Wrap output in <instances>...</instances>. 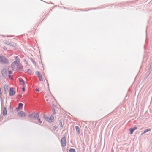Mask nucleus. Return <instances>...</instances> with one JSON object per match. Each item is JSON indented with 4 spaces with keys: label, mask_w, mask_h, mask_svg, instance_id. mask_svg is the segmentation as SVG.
<instances>
[{
    "label": "nucleus",
    "mask_w": 152,
    "mask_h": 152,
    "mask_svg": "<svg viewBox=\"0 0 152 152\" xmlns=\"http://www.w3.org/2000/svg\"><path fill=\"white\" fill-rule=\"evenodd\" d=\"M8 88L9 86L5 84L4 85V88L5 92H7L8 91Z\"/></svg>",
    "instance_id": "1a4fd4ad"
},
{
    "label": "nucleus",
    "mask_w": 152,
    "mask_h": 152,
    "mask_svg": "<svg viewBox=\"0 0 152 152\" xmlns=\"http://www.w3.org/2000/svg\"><path fill=\"white\" fill-rule=\"evenodd\" d=\"M12 72L11 71H9V73L11 74H12Z\"/></svg>",
    "instance_id": "5701e85b"
},
{
    "label": "nucleus",
    "mask_w": 152,
    "mask_h": 152,
    "mask_svg": "<svg viewBox=\"0 0 152 152\" xmlns=\"http://www.w3.org/2000/svg\"><path fill=\"white\" fill-rule=\"evenodd\" d=\"M75 129L76 130L78 134H79L80 132V129L79 127L77 126H75Z\"/></svg>",
    "instance_id": "9d476101"
},
{
    "label": "nucleus",
    "mask_w": 152,
    "mask_h": 152,
    "mask_svg": "<svg viewBox=\"0 0 152 152\" xmlns=\"http://www.w3.org/2000/svg\"><path fill=\"white\" fill-rule=\"evenodd\" d=\"M145 133H144V132H143V133H142V134H141V135H142L143 134Z\"/></svg>",
    "instance_id": "bb28decb"
},
{
    "label": "nucleus",
    "mask_w": 152,
    "mask_h": 152,
    "mask_svg": "<svg viewBox=\"0 0 152 152\" xmlns=\"http://www.w3.org/2000/svg\"><path fill=\"white\" fill-rule=\"evenodd\" d=\"M11 66L12 69H14L15 68H21L22 67L19 61H15L12 64Z\"/></svg>",
    "instance_id": "f03ea898"
},
{
    "label": "nucleus",
    "mask_w": 152,
    "mask_h": 152,
    "mask_svg": "<svg viewBox=\"0 0 152 152\" xmlns=\"http://www.w3.org/2000/svg\"><path fill=\"white\" fill-rule=\"evenodd\" d=\"M36 75L38 76V78L40 81H43V79L42 77V75L40 73L38 72L37 71L36 72Z\"/></svg>",
    "instance_id": "39448f33"
},
{
    "label": "nucleus",
    "mask_w": 152,
    "mask_h": 152,
    "mask_svg": "<svg viewBox=\"0 0 152 152\" xmlns=\"http://www.w3.org/2000/svg\"><path fill=\"white\" fill-rule=\"evenodd\" d=\"M44 118L46 121L50 122V119L49 118H48L47 116H45V115H44Z\"/></svg>",
    "instance_id": "9b49d317"
},
{
    "label": "nucleus",
    "mask_w": 152,
    "mask_h": 152,
    "mask_svg": "<svg viewBox=\"0 0 152 152\" xmlns=\"http://www.w3.org/2000/svg\"><path fill=\"white\" fill-rule=\"evenodd\" d=\"M151 130V129L150 128L147 129L145 130H144V133H146V132H148V131H150Z\"/></svg>",
    "instance_id": "a211bd4d"
},
{
    "label": "nucleus",
    "mask_w": 152,
    "mask_h": 152,
    "mask_svg": "<svg viewBox=\"0 0 152 152\" xmlns=\"http://www.w3.org/2000/svg\"><path fill=\"white\" fill-rule=\"evenodd\" d=\"M36 117H37V119L40 123H41L42 121H41L39 117V115L38 114H37L36 115Z\"/></svg>",
    "instance_id": "ddd939ff"
},
{
    "label": "nucleus",
    "mask_w": 152,
    "mask_h": 152,
    "mask_svg": "<svg viewBox=\"0 0 152 152\" xmlns=\"http://www.w3.org/2000/svg\"><path fill=\"white\" fill-rule=\"evenodd\" d=\"M45 75V74H44V75H42L43 77L44 76V75Z\"/></svg>",
    "instance_id": "c85d7f7f"
},
{
    "label": "nucleus",
    "mask_w": 152,
    "mask_h": 152,
    "mask_svg": "<svg viewBox=\"0 0 152 152\" xmlns=\"http://www.w3.org/2000/svg\"><path fill=\"white\" fill-rule=\"evenodd\" d=\"M7 110L5 107H4L3 110V114L4 115H5L7 114Z\"/></svg>",
    "instance_id": "f8f14e48"
},
{
    "label": "nucleus",
    "mask_w": 152,
    "mask_h": 152,
    "mask_svg": "<svg viewBox=\"0 0 152 152\" xmlns=\"http://www.w3.org/2000/svg\"><path fill=\"white\" fill-rule=\"evenodd\" d=\"M132 129H133V130L134 131L137 129V127H133V128H132Z\"/></svg>",
    "instance_id": "412c9836"
},
{
    "label": "nucleus",
    "mask_w": 152,
    "mask_h": 152,
    "mask_svg": "<svg viewBox=\"0 0 152 152\" xmlns=\"http://www.w3.org/2000/svg\"><path fill=\"white\" fill-rule=\"evenodd\" d=\"M0 61L2 63H5L8 62L7 59L4 57H0Z\"/></svg>",
    "instance_id": "20e7f679"
},
{
    "label": "nucleus",
    "mask_w": 152,
    "mask_h": 152,
    "mask_svg": "<svg viewBox=\"0 0 152 152\" xmlns=\"http://www.w3.org/2000/svg\"><path fill=\"white\" fill-rule=\"evenodd\" d=\"M23 105V104L21 103H20L18 105V107L17 108L18 109H20L21 107H22Z\"/></svg>",
    "instance_id": "4468645a"
},
{
    "label": "nucleus",
    "mask_w": 152,
    "mask_h": 152,
    "mask_svg": "<svg viewBox=\"0 0 152 152\" xmlns=\"http://www.w3.org/2000/svg\"><path fill=\"white\" fill-rule=\"evenodd\" d=\"M8 76H9V78L10 77H11V76H10V75H8Z\"/></svg>",
    "instance_id": "cd10ccee"
},
{
    "label": "nucleus",
    "mask_w": 152,
    "mask_h": 152,
    "mask_svg": "<svg viewBox=\"0 0 152 152\" xmlns=\"http://www.w3.org/2000/svg\"><path fill=\"white\" fill-rule=\"evenodd\" d=\"M23 91H25V88L24 87H23Z\"/></svg>",
    "instance_id": "393cba45"
},
{
    "label": "nucleus",
    "mask_w": 152,
    "mask_h": 152,
    "mask_svg": "<svg viewBox=\"0 0 152 152\" xmlns=\"http://www.w3.org/2000/svg\"><path fill=\"white\" fill-rule=\"evenodd\" d=\"M50 118V122H51L53 120V119H54V117L53 116H51V117L49 118Z\"/></svg>",
    "instance_id": "aec40b11"
},
{
    "label": "nucleus",
    "mask_w": 152,
    "mask_h": 152,
    "mask_svg": "<svg viewBox=\"0 0 152 152\" xmlns=\"http://www.w3.org/2000/svg\"><path fill=\"white\" fill-rule=\"evenodd\" d=\"M52 111L54 113V114H55V110L54 109H52Z\"/></svg>",
    "instance_id": "4be33fe9"
},
{
    "label": "nucleus",
    "mask_w": 152,
    "mask_h": 152,
    "mask_svg": "<svg viewBox=\"0 0 152 152\" xmlns=\"http://www.w3.org/2000/svg\"><path fill=\"white\" fill-rule=\"evenodd\" d=\"M18 115L19 116L22 117L23 116L25 117L26 115V113L23 112V111H20L18 113Z\"/></svg>",
    "instance_id": "0eeeda50"
},
{
    "label": "nucleus",
    "mask_w": 152,
    "mask_h": 152,
    "mask_svg": "<svg viewBox=\"0 0 152 152\" xmlns=\"http://www.w3.org/2000/svg\"><path fill=\"white\" fill-rule=\"evenodd\" d=\"M69 152H75V149H70L69 151Z\"/></svg>",
    "instance_id": "dca6fc26"
},
{
    "label": "nucleus",
    "mask_w": 152,
    "mask_h": 152,
    "mask_svg": "<svg viewBox=\"0 0 152 152\" xmlns=\"http://www.w3.org/2000/svg\"><path fill=\"white\" fill-rule=\"evenodd\" d=\"M60 125L61 127V128H63V126L62 124V121L61 120H60Z\"/></svg>",
    "instance_id": "6ab92c4d"
},
{
    "label": "nucleus",
    "mask_w": 152,
    "mask_h": 152,
    "mask_svg": "<svg viewBox=\"0 0 152 152\" xmlns=\"http://www.w3.org/2000/svg\"><path fill=\"white\" fill-rule=\"evenodd\" d=\"M2 94L1 91V89L0 88V94Z\"/></svg>",
    "instance_id": "a878e982"
},
{
    "label": "nucleus",
    "mask_w": 152,
    "mask_h": 152,
    "mask_svg": "<svg viewBox=\"0 0 152 152\" xmlns=\"http://www.w3.org/2000/svg\"><path fill=\"white\" fill-rule=\"evenodd\" d=\"M66 138L65 137H62L61 141V144L62 146L64 147L66 145Z\"/></svg>",
    "instance_id": "7ed1b4c3"
},
{
    "label": "nucleus",
    "mask_w": 152,
    "mask_h": 152,
    "mask_svg": "<svg viewBox=\"0 0 152 152\" xmlns=\"http://www.w3.org/2000/svg\"><path fill=\"white\" fill-rule=\"evenodd\" d=\"M19 81L21 83H22L23 85L24 84V81L22 79L19 78Z\"/></svg>",
    "instance_id": "2eb2a0df"
},
{
    "label": "nucleus",
    "mask_w": 152,
    "mask_h": 152,
    "mask_svg": "<svg viewBox=\"0 0 152 152\" xmlns=\"http://www.w3.org/2000/svg\"><path fill=\"white\" fill-rule=\"evenodd\" d=\"M15 93V91L12 88H11L10 89L9 95L10 96H12Z\"/></svg>",
    "instance_id": "423d86ee"
},
{
    "label": "nucleus",
    "mask_w": 152,
    "mask_h": 152,
    "mask_svg": "<svg viewBox=\"0 0 152 152\" xmlns=\"http://www.w3.org/2000/svg\"><path fill=\"white\" fill-rule=\"evenodd\" d=\"M129 131H130V133L131 134H132L133 133V132L134 131L132 129V128H131L129 129Z\"/></svg>",
    "instance_id": "f3484780"
},
{
    "label": "nucleus",
    "mask_w": 152,
    "mask_h": 152,
    "mask_svg": "<svg viewBox=\"0 0 152 152\" xmlns=\"http://www.w3.org/2000/svg\"><path fill=\"white\" fill-rule=\"evenodd\" d=\"M45 98L46 101L48 103L53 107L55 106L56 100L53 96L48 95L46 96Z\"/></svg>",
    "instance_id": "f257e3e1"
},
{
    "label": "nucleus",
    "mask_w": 152,
    "mask_h": 152,
    "mask_svg": "<svg viewBox=\"0 0 152 152\" xmlns=\"http://www.w3.org/2000/svg\"><path fill=\"white\" fill-rule=\"evenodd\" d=\"M7 70L3 69L2 71V74L3 77H6L7 76Z\"/></svg>",
    "instance_id": "6e6552de"
},
{
    "label": "nucleus",
    "mask_w": 152,
    "mask_h": 152,
    "mask_svg": "<svg viewBox=\"0 0 152 152\" xmlns=\"http://www.w3.org/2000/svg\"><path fill=\"white\" fill-rule=\"evenodd\" d=\"M35 90L36 91H37V92H39V89H36Z\"/></svg>",
    "instance_id": "b1692460"
}]
</instances>
